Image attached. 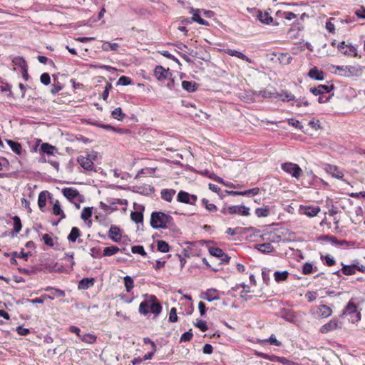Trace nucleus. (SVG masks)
Returning a JSON list of instances; mask_svg holds the SVG:
<instances>
[{
    "label": "nucleus",
    "mask_w": 365,
    "mask_h": 365,
    "mask_svg": "<svg viewBox=\"0 0 365 365\" xmlns=\"http://www.w3.org/2000/svg\"><path fill=\"white\" fill-rule=\"evenodd\" d=\"M195 327L200 329L202 331H206L208 329L207 322L202 319H197L196 320Z\"/></svg>",
    "instance_id": "nucleus-54"
},
{
    "label": "nucleus",
    "mask_w": 365,
    "mask_h": 365,
    "mask_svg": "<svg viewBox=\"0 0 365 365\" xmlns=\"http://www.w3.org/2000/svg\"><path fill=\"white\" fill-rule=\"evenodd\" d=\"M175 194V190L173 189H163L160 192V197L163 200L170 202Z\"/></svg>",
    "instance_id": "nucleus-27"
},
{
    "label": "nucleus",
    "mask_w": 365,
    "mask_h": 365,
    "mask_svg": "<svg viewBox=\"0 0 365 365\" xmlns=\"http://www.w3.org/2000/svg\"><path fill=\"white\" fill-rule=\"evenodd\" d=\"M150 223L154 229H166L174 225V220L170 215L165 212H153Z\"/></svg>",
    "instance_id": "nucleus-2"
},
{
    "label": "nucleus",
    "mask_w": 365,
    "mask_h": 365,
    "mask_svg": "<svg viewBox=\"0 0 365 365\" xmlns=\"http://www.w3.org/2000/svg\"><path fill=\"white\" fill-rule=\"evenodd\" d=\"M257 18L260 22L267 25L270 24L273 21V18L271 16L269 13L267 11L263 12L262 11H258Z\"/></svg>",
    "instance_id": "nucleus-23"
},
{
    "label": "nucleus",
    "mask_w": 365,
    "mask_h": 365,
    "mask_svg": "<svg viewBox=\"0 0 365 365\" xmlns=\"http://www.w3.org/2000/svg\"><path fill=\"white\" fill-rule=\"evenodd\" d=\"M47 195H50L48 191H42L39 193L38 197V205L39 209L43 212L46 205Z\"/></svg>",
    "instance_id": "nucleus-26"
},
{
    "label": "nucleus",
    "mask_w": 365,
    "mask_h": 365,
    "mask_svg": "<svg viewBox=\"0 0 365 365\" xmlns=\"http://www.w3.org/2000/svg\"><path fill=\"white\" fill-rule=\"evenodd\" d=\"M317 297V292L314 291H307L305 294V298L309 302L316 300Z\"/></svg>",
    "instance_id": "nucleus-62"
},
{
    "label": "nucleus",
    "mask_w": 365,
    "mask_h": 365,
    "mask_svg": "<svg viewBox=\"0 0 365 365\" xmlns=\"http://www.w3.org/2000/svg\"><path fill=\"white\" fill-rule=\"evenodd\" d=\"M276 97L283 102H289L295 100V96L287 90H282L280 93H277Z\"/></svg>",
    "instance_id": "nucleus-21"
},
{
    "label": "nucleus",
    "mask_w": 365,
    "mask_h": 365,
    "mask_svg": "<svg viewBox=\"0 0 365 365\" xmlns=\"http://www.w3.org/2000/svg\"><path fill=\"white\" fill-rule=\"evenodd\" d=\"M112 116L113 118L117 119L118 120H122L125 114L123 113V110L120 108H116L112 111Z\"/></svg>",
    "instance_id": "nucleus-46"
},
{
    "label": "nucleus",
    "mask_w": 365,
    "mask_h": 365,
    "mask_svg": "<svg viewBox=\"0 0 365 365\" xmlns=\"http://www.w3.org/2000/svg\"><path fill=\"white\" fill-rule=\"evenodd\" d=\"M302 273L304 274H309L314 272L313 265L311 263L306 262L302 267Z\"/></svg>",
    "instance_id": "nucleus-59"
},
{
    "label": "nucleus",
    "mask_w": 365,
    "mask_h": 365,
    "mask_svg": "<svg viewBox=\"0 0 365 365\" xmlns=\"http://www.w3.org/2000/svg\"><path fill=\"white\" fill-rule=\"evenodd\" d=\"M80 339L86 344H93L97 341V336L92 334L86 333L81 335Z\"/></svg>",
    "instance_id": "nucleus-31"
},
{
    "label": "nucleus",
    "mask_w": 365,
    "mask_h": 365,
    "mask_svg": "<svg viewBox=\"0 0 365 365\" xmlns=\"http://www.w3.org/2000/svg\"><path fill=\"white\" fill-rule=\"evenodd\" d=\"M322 258L324 259V263L329 267L333 266L336 263L334 258L330 255H327L324 257H322Z\"/></svg>",
    "instance_id": "nucleus-60"
},
{
    "label": "nucleus",
    "mask_w": 365,
    "mask_h": 365,
    "mask_svg": "<svg viewBox=\"0 0 365 365\" xmlns=\"http://www.w3.org/2000/svg\"><path fill=\"white\" fill-rule=\"evenodd\" d=\"M124 284L127 292H130L134 287V281L130 276H126L123 279Z\"/></svg>",
    "instance_id": "nucleus-44"
},
{
    "label": "nucleus",
    "mask_w": 365,
    "mask_h": 365,
    "mask_svg": "<svg viewBox=\"0 0 365 365\" xmlns=\"http://www.w3.org/2000/svg\"><path fill=\"white\" fill-rule=\"evenodd\" d=\"M341 264V273L343 274L350 276L356 274L355 264H352L350 265H344L343 264Z\"/></svg>",
    "instance_id": "nucleus-33"
},
{
    "label": "nucleus",
    "mask_w": 365,
    "mask_h": 365,
    "mask_svg": "<svg viewBox=\"0 0 365 365\" xmlns=\"http://www.w3.org/2000/svg\"><path fill=\"white\" fill-rule=\"evenodd\" d=\"M222 51L227 55L235 56L241 60L245 61L246 62L251 63V60L246 55H245L240 51L230 48L223 49Z\"/></svg>",
    "instance_id": "nucleus-19"
},
{
    "label": "nucleus",
    "mask_w": 365,
    "mask_h": 365,
    "mask_svg": "<svg viewBox=\"0 0 365 365\" xmlns=\"http://www.w3.org/2000/svg\"><path fill=\"white\" fill-rule=\"evenodd\" d=\"M144 297L145 299L140 304L138 307L140 314L143 316H146L149 313H152L155 316L160 314L163 307L157 297L153 294H145Z\"/></svg>",
    "instance_id": "nucleus-1"
},
{
    "label": "nucleus",
    "mask_w": 365,
    "mask_h": 365,
    "mask_svg": "<svg viewBox=\"0 0 365 365\" xmlns=\"http://www.w3.org/2000/svg\"><path fill=\"white\" fill-rule=\"evenodd\" d=\"M339 320L336 318H333L327 324L322 326L319 331L322 334H327L328 332L334 331L339 328Z\"/></svg>",
    "instance_id": "nucleus-14"
},
{
    "label": "nucleus",
    "mask_w": 365,
    "mask_h": 365,
    "mask_svg": "<svg viewBox=\"0 0 365 365\" xmlns=\"http://www.w3.org/2000/svg\"><path fill=\"white\" fill-rule=\"evenodd\" d=\"M294 103H292V106H294ZM309 105L308 100L305 97L300 98L295 101V106L298 108L302 106L307 107Z\"/></svg>",
    "instance_id": "nucleus-50"
},
{
    "label": "nucleus",
    "mask_w": 365,
    "mask_h": 365,
    "mask_svg": "<svg viewBox=\"0 0 365 365\" xmlns=\"http://www.w3.org/2000/svg\"><path fill=\"white\" fill-rule=\"evenodd\" d=\"M158 250L161 252H168L170 250V246L168 242L164 240H159L157 242Z\"/></svg>",
    "instance_id": "nucleus-42"
},
{
    "label": "nucleus",
    "mask_w": 365,
    "mask_h": 365,
    "mask_svg": "<svg viewBox=\"0 0 365 365\" xmlns=\"http://www.w3.org/2000/svg\"><path fill=\"white\" fill-rule=\"evenodd\" d=\"M281 168L285 173L290 174L293 178L299 179L303 174L301 168L296 163L291 162L284 163L281 165Z\"/></svg>",
    "instance_id": "nucleus-6"
},
{
    "label": "nucleus",
    "mask_w": 365,
    "mask_h": 365,
    "mask_svg": "<svg viewBox=\"0 0 365 365\" xmlns=\"http://www.w3.org/2000/svg\"><path fill=\"white\" fill-rule=\"evenodd\" d=\"M177 309L175 307L170 309L169 314V321L172 323L178 322Z\"/></svg>",
    "instance_id": "nucleus-63"
},
{
    "label": "nucleus",
    "mask_w": 365,
    "mask_h": 365,
    "mask_svg": "<svg viewBox=\"0 0 365 365\" xmlns=\"http://www.w3.org/2000/svg\"><path fill=\"white\" fill-rule=\"evenodd\" d=\"M209 252L211 255L219 257L222 255L223 250L217 247H211L209 248Z\"/></svg>",
    "instance_id": "nucleus-55"
},
{
    "label": "nucleus",
    "mask_w": 365,
    "mask_h": 365,
    "mask_svg": "<svg viewBox=\"0 0 365 365\" xmlns=\"http://www.w3.org/2000/svg\"><path fill=\"white\" fill-rule=\"evenodd\" d=\"M274 248L269 243H264L259 245V250L262 252L269 253L273 251Z\"/></svg>",
    "instance_id": "nucleus-51"
},
{
    "label": "nucleus",
    "mask_w": 365,
    "mask_h": 365,
    "mask_svg": "<svg viewBox=\"0 0 365 365\" xmlns=\"http://www.w3.org/2000/svg\"><path fill=\"white\" fill-rule=\"evenodd\" d=\"M308 76L312 79L322 81L324 78V74L323 71L314 66L309 70L308 73Z\"/></svg>",
    "instance_id": "nucleus-22"
},
{
    "label": "nucleus",
    "mask_w": 365,
    "mask_h": 365,
    "mask_svg": "<svg viewBox=\"0 0 365 365\" xmlns=\"http://www.w3.org/2000/svg\"><path fill=\"white\" fill-rule=\"evenodd\" d=\"M55 147L49 143H43L41 145V151L47 155H53Z\"/></svg>",
    "instance_id": "nucleus-39"
},
{
    "label": "nucleus",
    "mask_w": 365,
    "mask_h": 365,
    "mask_svg": "<svg viewBox=\"0 0 365 365\" xmlns=\"http://www.w3.org/2000/svg\"><path fill=\"white\" fill-rule=\"evenodd\" d=\"M279 60L285 64H289L292 60V58L289 53H285L280 54Z\"/></svg>",
    "instance_id": "nucleus-56"
},
{
    "label": "nucleus",
    "mask_w": 365,
    "mask_h": 365,
    "mask_svg": "<svg viewBox=\"0 0 365 365\" xmlns=\"http://www.w3.org/2000/svg\"><path fill=\"white\" fill-rule=\"evenodd\" d=\"M108 235L109 238L115 242H119L122 238L120 229L115 225L110 226Z\"/></svg>",
    "instance_id": "nucleus-17"
},
{
    "label": "nucleus",
    "mask_w": 365,
    "mask_h": 365,
    "mask_svg": "<svg viewBox=\"0 0 365 365\" xmlns=\"http://www.w3.org/2000/svg\"><path fill=\"white\" fill-rule=\"evenodd\" d=\"M44 290L47 291V292H51V293L53 295H55L58 297H63L65 296V292L63 290H61V289H59L57 288H54L52 287H47L44 289Z\"/></svg>",
    "instance_id": "nucleus-41"
},
{
    "label": "nucleus",
    "mask_w": 365,
    "mask_h": 365,
    "mask_svg": "<svg viewBox=\"0 0 365 365\" xmlns=\"http://www.w3.org/2000/svg\"><path fill=\"white\" fill-rule=\"evenodd\" d=\"M41 82L47 86L51 83V77L50 75L48 73H43L41 75L40 77Z\"/></svg>",
    "instance_id": "nucleus-64"
},
{
    "label": "nucleus",
    "mask_w": 365,
    "mask_h": 365,
    "mask_svg": "<svg viewBox=\"0 0 365 365\" xmlns=\"http://www.w3.org/2000/svg\"><path fill=\"white\" fill-rule=\"evenodd\" d=\"M342 316L348 317V320L354 324L361 319V314L355 304L354 299H351L342 311Z\"/></svg>",
    "instance_id": "nucleus-3"
},
{
    "label": "nucleus",
    "mask_w": 365,
    "mask_h": 365,
    "mask_svg": "<svg viewBox=\"0 0 365 365\" xmlns=\"http://www.w3.org/2000/svg\"><path fill=\"white\" fill-rule=\"evenodd\" d=\"M199 12H200L199 9L195 10V11L193 13V15L192 17V21L198 23L200 25L208 26L209 25L208 21L205 20L204 19L201 18Z\"/></svg>",
    "instance_id": "nucleus-38"
},
{
    "label": "nucleus",
    "mask_w": 365,
    "mask_h": 365,
    "mask_svg": "<svg viewBox=\"0 0 365 365\" xmlns=\"http://www.w3.org/2000/svg\"><path fill=\"white\" fill-rule=\"evenodd\" d=\"M200 298L208 302L220 299V292L215 288H210L202 292Z\"/></svg>",
    "instance_id": "nucleus-13"
},
{
    "label": "nucleus",
    "mask_w": 365,
    "mask_h": 365,
    "mask_svg": "<svg viewBox=\"0 0 365 365\" xmlns=\"http://www.w3.org/2000/svg\"><path fill=\"white\" fill-rule=\"evenodd\" d=\"M225 192L229 195H242V196H255L259 194V188L254 187L252 189L246 190L245 191H228L226 190Z\"/></svg>",
    "instance_id": "nucleus-16"
},
{
    "label": "nucleus",
    "mask_w": 365,
    "mask_h": 365,
    "mask_svg": "<svg viewBox=\"0 0 365 365\" xmlns=\"http://www.w3.org/2000/svg\"><path fill=\"white\" fill-rule=\"evenodd\" d=\"M240 289L242 290L240 292V297L245 302H247L251 299V296L249 294L251 292L250 287L242 283V284H237L235 287H232L231 290L229 293H232V292H237Z\"/></svg>",
    "instance_id": "nucleus-9"
},
{
    "label": "nucleus",
    "mask_w": 365,
    "mask_h": 365,
    "mask_svg": "<svg viewBox=\"0 0 365 365\" xmlns=\"http://www.w3.org/2000/svg\"><path fill=\"white\" fill-rule=\"evenodd\" d=\"M338 51L343 55L348 57H360L356 48L351 43H346L345 41L339 43L336 46Z\"/></svg>",
    "instance_id": "nucleus-7"
},
{
    "label": "nucleus",
    "mask_w": 365,
    "mask_h": 365,
    "mask_svg": "<svg viewBox=\"0 0 365 365\" xmlns=\"http://www.w3.org/2000/svg\"><path fill=\"white\" fill-rule=\"evenodd\" d=\"M334 85H319L317 87L311 88L310 92L314 96H322L324 93H328L334 89Z\"/></svg>",
    "instance_id": "nucleus-15"
},
{
    "label": "nucleus",
    "mask_w": 365,
    "mask_h": 365,
    "mask_svg": "<svg viewBox=\"0 0 365 365\" xmlns=\"http://www.w3.org/2000/svg\"><path fill=\"white\" fill-rule=\"evenodd\" d=\"M221 213L222 215H240L242 216H248L250 215V208L245 205H231L227 206L225 205L221 210Z\"/></svg>",
    "instance_id": "nucleus-4"
},
{
    "label": "nucleus",
    "mask_w": 365,
    "mask_h": 365,
    "mask_svg": "<svg viewBox=\"0 0 365 365\" xmlns=\"http://www.w3.org/2000/svg\"><path fill=\"white\" fill-rule=\"evenodd\" d=\"M95 279L93 277L83 278L78 284V289L86 290L94 285Z\"/></svg>",
    "instance_id": "nucleus-20"
},
{
    "label": "nucleus",
    "mask_w": 365,
    "mask_h": 365,
    "mask_svg": "<svg viewBox=\"0 0 365 365\" xmlns=\"http://www.w3.org/2000/svg\"><path fill=\"white\" fill-rule=\"evenodd\" d=\"M312 314L321 319H325L330 317L332 313V309L326 304H319L313 307L311 309Z\"/></svg>",
    "instance_id": "nucleus-8"
},
{
    "label": "nucleus",
    "mask_w": 365,
    "mask_h": 365,
    "mask_svg": "<svg viewBox=\"0 0 365 365\" xmlns=\"http://www.w3.org/2000/svg\"><path fill=\"white\" fill-rule=\"evenodd\" d=\"M81 236V232L79 228L73 227L67 239L69 242H76L77 239Z\"/></svg>",
    "instance_id": "nucleus-28"
},
{
    "label": "nucleus",
    "mask_w": 365,
    "mask_h": 365,
    "mask_svg": "<svg viewBox=\"0 0 365 365\" xmlns=\"http://www.w3.org/2000/svg\"><path fill=\"white\" fill-rule=\"evenodd\" d=\"M92 216V208L87 207H84L82 210L81 217L84 221L88 220L89 218H91Z\"/></svg>",
    "instance_id": "nucleus-47"
},
{
    "label": "nucleus",
    "mask_w": 365,
    "mask_h": 365,
    "mask_svg": "<svg viewBox=\"0 0 365 365\" xmlns=\"http://www.w3.org/2000/svg\"><path fill=\"white\" fill-rule=\"evenodd\" d=\"M143 211H144V207L141 206L140 211L131 212V213H130L131 220L135 222V223H143Z\"/></svg>",
    "instance_id": "nucleus-25"
},
{
    "label": "nucleus",
    "mask_w": 365,
    "mask_h": 365,
    "mask_svg": "<svg viewBox=\"0 0 365 365\" xmlns=\"http://www.w3.org/2000/svg\"><path fill=\"white\" fill-rule=\"evenodd\" d=\"M111 88H112L111 83L107 82L106 85V86L104 88V91H103V92L102 93V98L103 99V101H107V99H108V96H109V92L111 90Z\"/></svg>",
    "instance_id": "nucleus-58"
},
{
    "label": "nucleus",
    "mask_w": 365,
    "mask_h": 365,
    "mask_svg": "<svg viewBox=\"0 0 365 365\" xmlns=\"http://www.w3.org/2000/svg\"><path fill=\"white\" fill-rule=\"evenodd\" d=\"M50 203L52 204V213L54 215H59L60 218L56 222H53V225H57L62 220L66 217V215L63 210L61 207L60 202L58 200H51Z\"/></svg>",
    "instance_id": "nucleus-12"
},
{
    "label": "nucleus",
    "mask_w": 365,
    "mask_h": 365,
    "mask_svg": "<svg viewBox=\"0 0 365 365\" xmlns=\"http://www.w3.org/2000/svg\"><path fill=\"white\" fill-rule=\"evenodd\" d=\"M201 203L210 213L216 212L218 210L217 207L215 204L210 202V201L206 198H202L201 200Z\"/></svg>",
    "instance_id": "nucleus-32"
},
{
    "label": "nucleus",
    "mask_w": 365,
    "mask_h": 365,
    "mask_svg": "<svg viewBox=\"0 0 365 365\" xmlns=\"http://www.w3.org/2000/svg\"><path fill=\"white\" fill-rule=\"evenodd\" d=\"M120 251V249L115 245H111L104 248L103 252V256L110 257L115 255Z\"/></svg>",
    "instance_id": "nucleus-35"
},
{
    "label": "nucleus",
    "mask_w": 365,
    "mask_h": 365,
    "mask_svg": "<svg viewBox=\"0 0 365 365\" xmlns=\"http://www.w3.org/2000/svg\"><path fill=\"white\" fill-rule=\"evenodd\" d=\"M182 87L187 92H194L197 90V84L195 82L183 81L182 82Z\"/></svg>",
    "instance_id": "nucleus-34"
},
{
    "label": "nucleus",
    "mask_w": 365,
    "mask_h": 365,
    "mask_svg": "<svg viewBox=\"0 0 365 365\" xmlns=\"http://www.w3.org/2000/svg\"><path fill=\"white\" fill-rule=\"evenodd\" d=\"M276 15L279 17H281V18H283V19H285L288 21H291L292 19H297V16L292 12V11H278L277 13H276Z\"/></svg>",
    "instance_id": "nucleus-36"
},
{
    "label": "nucleus",
    "mask_w": 365,
    "mask_h": 365,
    "mask_svg": "<svg viewBox=\"0 0 365 365\" xmlns=\"http://www.w3.org/2000/svg\"><path fill=\"white\" fill-rule=\"evenodd\" d=\"M289 273L287 271H276L274 273V278L276 282L280 283L286 281L289 277Z\"/></svg>",
    "instance_id": "nucleus-29"
},
{
    "label": "nucleus",
    "mask_w": 365,
    "mask_h": 365,
    "mask_svg": "<svg viewBox=\"0 0 365 365\" xmlns=\"http://www.w3.org/2000/svg\"><path fill=\"white\" fill-rule=\"evenodd\" d=\"M255 214L258 217H267L269 214V210L267 207H258L255 210Z\"/></svg>",
    "instance_id": "nucleus-48"
},
{
    "label": "nucleus",
    "mask_w": 365,
    "mask_h": 365,
    "mask_svg": "<svg viewBox=\"0 0 365 365\" xmlns=\"http://www.w3.org/2000/svg\"><path fill=\"white\" fill-rule=\"evenodd\" d=\"M118 47L119 46L116 43L106 42L103 44V49L104 51H116Z\"/></svg>",
    "instance_id": "nucleus-53"
},
{
    "label": "nucleus",
    "mask_w": 365,
    "mask_h": 365,
    "mask_svg": "<svg viewBox=\"0 0 365 365\" xmlns=\"http://www.w3.org/2000/svg\"><path fill=\"white\" fill-rule=\"evenodd\" d=\"M42 240L45 245L48 247H53L54 246V238L52 237V235L50 234H43L42 235Z\"/></svg>",
    "instance_id": "nucleus-45"
},
{
    "label": "nucleus",
    "mask_w": 365,
    "mask_h": 365,
    "mask_svg": "<svg viewBox=\"0 0 365 365\" xmlns=\"http://www.w3.org/2000/svg\"><path fill=\"white\" fill-rule=\"evenodd\" d=\"M257 355L262 359L269 360L271 361H282L281 358L274 355H269L265 353L257 352Z\"/></svg>",
    "instance_id": "nucleus-43"
},
{
    "label": "nucleus",
    "mask_w": 365,
    "mask_h": 365,
    "mask_svg": "<svg viewBox=\"0 0 365 365\" xmlns=\"http://www.w3.org/2000/svg\"><path fill=\"white\" fill-rule=\"evenodd\" d=\"M94 159L95 156L88 152H86L78 157L77 162L83 169L86 170H93L94 168Z\"/></svg>",
    "instance_id": "nucleus-5"
},
{
    "label": "nucleus",
    "mask_w": 365,
    "mask_h": 365,
    "mask_svg": "<svg viewBox=\"0 0 365 365\" xmlns=\"http://www.w3.org/2000/svg\"><path fill=\"white\" fill-rule=\"evenodd\" d=\"M321 211L319 206L300 205L299 212L302 215H307L309 217L317 216Z\"/></svg>",
    "instance_id": "nucleus-11"
},
{
    "label": "nucleus",
    "mask_w": 365,
    "mask_h": 365,
    "mask_svg": "<svg viewBox=\"0 0 365 365\" xmlns=\"http://www.w3.org/2000/svg\"><path fill=\"white\" fill-rule=\"evenodd\" d=\"M90 255L93 258H101L103 256V254H101V249L98 247L91 248Z\"/></svg>",
    "instance_id": "nucleus-52"
},
{
    "label": "nucleus",
    "mask_w": 365,
    "mask_h": 365,
    "mask_svg": "<svg viewBox=\"0 0 365 365\" xmlns=\"http://www.w3.org/2000/svg\"><path fill=\"white\" fill-rule=\"evenodd\" d=\"M62 193L63 196L71 202H73L75 199L81 197L79 192L73 187H65L62 189Z\"/></svg>",
    "instance_id": "nucleus-18"
},
{
    "label": "nucleus",
    "mask_w": 365,
    "mask_h": 365,
    "mask_svg": "<svg viewBox=\"0 0 365 365\" xmlns=\"http://www.w3.org/2000/svg\"><path fill=\"white\" fill-rule=\"evenodd\" d=\"M154 76L159 81H164L171 77L169 68H165L162 66H156L154 69Z\"/></svg>",
    "instance_id": "nucleus-10"
},
{
    "label": "nucleus",
    "mask_w": 365,
    "mask_h": 365,
    "mask_svg": "<svg viewBox=\"0 0 365 365\" xmlns=\"http://www.w3.org/2000/svg\"><path fill=\"white\" fill-rule=\"evenodd\" d=\"M74 258V252H67L64 254L63 259L69 262L71 267L75 264V262L73 260Z\"/></svg>",
    "instance_id": "nucleus-61"
},
{
    "label": "nucleus",
    "mask_w": 365,
    "mask_h": 365,
    "mask_svg": "<svg viewBox=\"0 0 365 365\" xmlns=\"http://www.w3.org/2000/svg\"><path fill=\"white\" fill-rule=\"evenodd\" d=\"M13 220V229L16 233H19L22 228L21 219L19 216L15 215L12 217Z\"/></svg>",
    "instance_id": "nucleus-40"
},
{
    "label": "nucleus",
    "mask_w": 365,
    "mask_h": 365,
    "mask_svg": "<svg viewBox=\"0 0 365 365\" xmlns=\"http://www.w3.org/2000/svg\"><path fill=\"white\" fill-rule=\"evenodd\" d=\"M132 83V80L130 77L122 76L119 78L118 84L122 85V86H128Z\"/></svg>",
    "instance_id": "nucleus-57"
},
{
    "label": "nucleus",
    "mask_w": 365,
    "mask_h": 365,
    "mask_svg": "<svg viewBox=\"0 0 365 365\" xmlns=\"http://www.w3.org/2000/svg\"><path fill=\"white\" fill-rule=\"evenodd\" d=\"M7 144L10 146L11 150L16 155H21L22 153V146L18 143L11 140H6Z\"/></svg>",
    "instance_id": "nucleus-30"
},
{
    "label": "nucleus",
    "mask_w": 365,
    "mask_h": 365,
    "mask_svg": "<svg viewBox=\"0 0 365 365\" xmlns=\"http://www.w3.org/2000/svg\"><path fill=\"white\" fill-rule=\"evenodd\" d=\"M327 171L335 178L342 179L344 177L342 171H341L336 165H328Z\"/></svg>",
    "instance_id": "nucleus-24"
},
{
    "label": "nucleus",
    "mask_w": 365,
    "mask_h": 365,
    "mask_svg": "<svg viewBox=\"0 0 365 365\" xmlns=\"http://www.w3.org/2000/svg\"><path fill=\"white\" fill-rule=\"evenodd\" d=\"M190 196V193H188L185 191H183V190H180L178 194L177 200L182 203L189 204Z\"/></svg>",
    "instance_id": "nucleus-37"
},
{
    "label": "nucleus",
    "mask_w": 365,
    "mask_h": 365,
    "mask_svg": "<svg viewBox=\"0 0 365 365\" xmlns=\"http://www.w3.org/2000/svg\"><path fill=\"white\" fill-rule=\"evenodd\" d=\"M131 251L134 254H139L141 256L145 257L147 255L146 252L143 246L142 245H135L131 247Z\"/></svg>",
    "instance_id": "nucleus-49"
}]
</instances>
